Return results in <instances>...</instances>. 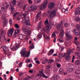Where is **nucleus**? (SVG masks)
Returning a JSON list of instances; mask_svg holds the SVG:
<instances>
[{
    "instance_id": "27",
    "label": "nucleus",
    "mask_w": 80,
    "mask_h": 80,
    "mask_svg": "<svg viewBox=\"0 0 80 80\" xmlns=\"http://www.w3.org/2000/svg\"><path fill=\"white\" fill-rule=\"evenodd\" d=\"M21 30V29L19 28L16 29V30L15 31V32L18 34L19 33Z\"/></svg>"
},
{
    "instance_id": "17",
    "label": "nucleus",
    "mask_w": 80,
    "mask_h": 80,
    "mask_svg": "<svg viewBox=\"0 0 80 80\" xmlns=\"http://www.w3.org/2000/svg\"><path fill=\"white\" fill-rule=\"evenodd\" d=\"M80 11V8L79 7H78L76 8L75 11V13L76 15H78V12Z\"/></svg>"
},
{
    "instance_id": "29",
    "label": "nucleus",
    "mask_w": 80,
    "mask_h": 80,
    "mask_svg": "<svg viewBox=\"0 0 80 80\" xmlns=\"http://www.w3.org/2000/svg\"><path fill=\"white\" fill-rule=\"evenodd\" d=\"M76 27L77 28L78 30L80 31V26L79 24H77L76 25Z\"/></svg>"
},
{
    "instance_id": "50",
    "label": "nucleus",
    "mask_w": 80,
    "mask_h": 80,
    "mask_svg": "<svg viewBox=\"0 0 80 80\" xmlns=\"http://www.w3.org/2000/svg\"><path fill=\"white\" fill-rule=\"evenodd\" d=\"M58 41L59 42H61V43H63L64 41L63 40H62V39H58Z\"/></svg>"
},
{
    "instance_id": "55",
    "label": "nucleus",
    "mask_w": 80,
    "mask_h": 80,
    "mask_svg": "<svg viewBox=\"0 0 80 80\" xmlns=\"http://www.w3.org/2000/svg\"><path fill=\"white\" fill-rule=\"evenodd\" d=\"M25 62L26 63H29L30 62V59H27L26 60Z\"/></svg>"
},
{
    "instance_id": "54",
    "label": "nucleus",
    "mask_w": 80,
    "mask_h": 80,
    "mask_svg": "<svg viewBox=\"0 0 80 80\" xmlns=\"http://www.w3.org/2000/svg\"><path fill=\"white\" fill-rule=\"evenodd\" d=\"M30 79H31V77L30 76H28V78H25V80H29Z\"/></svg>"
},
{
    "instance_id": "1",
    "label": "nucleus",
    "mask_w": 80,
    "mask_h": 80,
    "mask_svg": "<svg viewBox=\"0 0 80 80\" xmlns=\"http://www.w3.org/2000/svg\"><path fill=\"white\" fill-rule=\"evenodd\" d=\"M57 28L58 30H60V34L59 35L60 37L62 39L63 37V26L62 23H59L57 24Z\"/></svg>"
},
{
    "instance_id": "8",
    "label": "nucleus",
    "mask_w": 80,
    "mask_h": 80,
    "mask_svg": "<svg viewBox=\"0 0 80 80\" xmlns=\"http://www.w3.org/2000/svg\"><path fill=\"white\" fill-rule=\"evenodd\" d=\"M14 32V29L13 28H11L8 30L7 35L8 37H12Z\"/></svg>"
},
{
    "instance_id": "7",
    "label": "nucleus",
    "mask_w": 80,
    "mask_h": 80,
    "mask_svg": "<svg viewBox=\"0 0 80 80\" xmlns=\"http://www.w3.org/2000/svg\"><path fill=\"white\" fill-rule=\"evenodd\" d=\"M28 10H29L30 12H33V11H35L37 10V6L34 5H31L30 6H28L27 8Z\"/></svg>"
},
{
    "instance_id": "19",
    "label": "nucleus",
    "mask_w": 80,
    "mask_h": 80,
    "mask_svg": "<svg viewBox=\"0 0 80 80\" xmlns=\"http://www.w3.org/2000/svg\"><path fill=\"white\" fill-rule=\"evenodd\" d=\"M53 52H54V50L53 49H51L48 52V55L49 56L51 55H52L53 53Z\"/></svg>"
},
{
    "instance_id": "24",
    "label": "nucleus",
    "mask_w": 80,
    "mask_h": 80,
    "mask_svg": "<svg viewBox=\"0 0 80 80\" xmlns=\"http://www.w3.org/2000/svg\"><path fill=\"white\" fill-rule=\"evenodd\" d=\"M24 36H23V35H20L19 36V40H24Z\"/></svg>"
},
{
    "instance_id": "3",
    "label": "nucleus",
    "mask_w": 80,
    "mask_h": 80,
    "mask_svg": "<svg viewBox=\"0 0 80 80\" xmlns=\"http://www.w3.org/2000/svg\"><path fill=\"white\" fill-rule=\"evenodd\" d=\"M10 5L11 6V12L12 14L14 13L15 11V8L13 7V6H15L16 5V0H12V1L10 2Z\"/></svg>"
},
{
    "instance_id": "45",
    "label": "nucleus",
    "mask_w": 80,
    "mask_h": 80,
    "mask_svg": "<svg viewBox=\"0 0 80 80\" xmlns=\"http://www.w3.org/2000/svg\"><path fill=\"white\" fill-rule=\"evenodd\" d=\"M56 65L58 68H60L61 67V64H60L56 63Z\"/></svg>"
},
{
    "instance_id": "6",
    "label": "nucleus",
    "mask_w": 80,
    "mask_h": 80,
    "mask_svg": "<svg viewBox=\"0 0 80 80\" xmlns=\"http://www.w3.org/2000/svg\"><path fill=\"white\" fill-rule=\"evenodd\" d=\"M22 31L25 33L27 35V37H29L31 35V31L29 30V29L28 28H23L22 29Z\"/></svg>"
},
{
    "instance_id": "2",
    "label": "nucleus",
    "mask_w": 80,
    "mask_h": 80,
    "mask_svg": "<svg viewBox=\"0 0 80 80\" xmlns=\"http://www.w3.org/2000/svg\"><path fill=\"white\" fill-rule=\"evenodd\" d=\"M30 51H29V53L28 52L25 48H23L22 51L20 52V53H21V55L24 57H28L30 56Z\"/></svg>"
},
{
    "instance_id": "35",
    "label": "nucleus",
    "mask_w": 80,
    "mask_h": 80,
    "mask_svg": "<svg viewBox=\"0 0 80 80\" xmlns=\"http://www.w3.org/2000/svg\"><path fill=\"white\" fill-rule=\"evenodd\" d=\"M30 49L31 50V49H33L34 48V46H33V44L32 43L31 45L30 46Z\"/></svg>"
},
{
    "instance_id": "57",
    "label": "nucleus",
    "mask_w": 80,
    "mask_h": 80,
    "mask_svg": "<svg viewBox=\"0 0 80 80\" xmlns=\"http://www.w3.org/2000/svg\"><path fill=\"white\" fill-rule=\"evenodd\" d=\"M9 23L10 24H11V25H12V23H13V21L12 20V19H10L9 20Z\"/></svg>"
},
{
    "instance_id": "30",
    "label": "nucleus",
    "mask_w": 80,
    "mask_h": 80,
    "mask_svg": "<svg viewBox=\"0 0 80 80\" xmlns=\"http://www.w3.org/2000/svg\"><path fill=\"white\" fill-rule=\"evenodd\" d=\"M75 65H80V60H77L75 62Z\"/></svg>"
},
{
    "instance_id": "53",
    "label": "nucleus",
    "mask_w": 80,
    "mask_h": 80,
    "mask_svg": "<svg viewBox=\"0 0 80 80\" xmlns=\"http://www.w3.org/2000/svg\"><path fill=\"white\" fill-rule=\"evenodd\" d=\"M41 15H42V13H41V11H40L38 13L37 15L38 16V17H40V16H41Z\"/></svg>"
},
{
    "instance_id": "36",
    "label": "nucleus",
    "mask_w": 80,
    "mask_h": 80,
    "mask_svg": "<svg viewBox=\"0 0 80 80\" xmlns=\"http://www.w3.org/2000/svg\"><path fill=\"white\" fill-rule=\"evenodd\" d=\"M14 27L15 28H20V26L18 25V24H14Z\"/></svg>"
},
{
    "instance_id": "56",
    "label": "nucleus",
    "mask_w": 80,
    "mask_h": 80,
    "mask_svg": "<svg viewBox=\"0 0 80 80\" xmlns=\"http://www.w3.org/2000/svg\"><path fill=\"white\" fill-rule=\"evenodd\" d=\"M18 34L17 33L14 32V33L13 36L14 37H17V36Z\"/></svg>"
},
{
    "instance_id": "60",
    "label": "nucleus",
    "mask_w": 80,
    "mask_h": 80,
    "mask_svg": "<svg viewBox=\"0 0 80 80\" xmlns=\"http://www.w3.org/2000/svg\"><path fill=\"white\" fill-rule=\"evenodd\" d=\"M63 49H64V48H63V47H60V50H61V51H62V50H63Z\"/></svg>"
},
{
    "instance_id": "20",
    "label": "nucleus",
    "mask_w": 80,
    "mask_h": 80,
    "mask_svg": "<svg viewBox=\"0 0 80 80\" xmlns=\"http://www.w3.org/2000/svg\"><path fill=\"white\" fill-rule=\"evenodd\" d=\"M73 68H69V67H68L67 68V71L68 73L72 72V71H73Z\"/></svg>"
},
{
    "instance_id": "46",
    "label": "nucleus",
    "mask_w": 80,
    "mask_h": 80,
    "mask_svg": "<svg viewBox=\"0 0 80 80\" xmlns=\"http://www.w3.org/2000/svg\"><path fill=\"white\" fill-rule=\"evenodd\" d=\"M76 21L77 22H80V18H76Z\"/></svg>"
},
{
    "instance_id": "18",
    "label": "nucleus",
    "mask_w": 80,
    "mask_h": 80,
    "mask_svg": "<svg viewBox=\"0 0 80 80\" xmlns=\"http://www.w3.org/2000/svg\"><path fill=\"white\" fill-rule=\"evenodd\" d=\"M59 78H60L58 76H55L54 77H52L51 78L52 80H58Z\"/></svg>"
},
{
    "instance_id": "34",
    "label": "nucleus",
    "mask_w": 80,
    "mask_h": 80,
    "mask_svg": "<svg viewBox=\"0 0 80 80\" xmlns=\"http://www.w3.org/2000/svg\"><path fill=\"white\" fill-rule=\"evenodd\" d=\"M66 53L68 55H70L71 54V50L70 49H68Z\"/></svg>"
},
{
    "instance_id": "22",
    "label": "nucleus",
    "mask_w": 80,
    "mask_h": 80,
    "mask_svg": "<svg viewBox=\"0 0 80 80\" xmlns=\"http://www.w3.org/2000/svg\"><path fill=\"white\" fill-rule=\"evenodd\" d=\"M42 33H40L38 34L37 38H38V39H41L42 38Z\"/></svg>"
},
{
    "instance_id": "47",
    "label": "nucleus",
    "mask_w": 80,
    "mask_h": 80,
    "mask_svg": "<svg viewBox=\"0 0 80 80\" xmlns=\"http://www.w3.org/2000/svg\"><path fill=\"white\" fill-rule=\"evenodd\" d=\"M22 5H23V4L22 3H21V2H18V6H19V7H22Z\"/></svg>"
},
{
    "instance_id": "39",
    "label": "nucleus",
    "mask_w": 80,
    "mask_h": 80,
    "mask_svg": "<svg viewBox=\"0 0 80 80\" xmlns=\"http://www.w3.org/2000/svg\"><path fill=\"white\" fill-rule=\"evenodd\" d=\"M75 73L76 74H79V73H80V70L79 69L76 70L75 71Z\"/></svg>"
},
{
    "instance_id": "58",
    "label": "nucleus",
    "mask_w": 80,
    "mask_h": 80,
    "mask_svg": "<svg viewBox=\"0 0 80 80\" xmlns=\"http://www.w3.org/2000/svg\"><path fill=\"white\" fill-rule=\"evenodd\" d=\"M28 2L29 4H32V0H28Z\"/></svg>"
},
{
    "instance_id": "5",
    "label": "nucleus",
    "mask_w": 80,
    "mask_h": 80,
    "mask_svg": "<svg viewBox=\"0 0 80 80\" xmlns=\"http://www.w3.org/2000/svg\"><path fill=\"white\" fill-rule=\"evenodd\" d=\"M3 50L5 54L7 55L8 56L11 55V52L9 51V49L8 47L5 46H4L3 47Z\"/></svg>"
},
{
    "instance_id": "43",
    "label": "nucleus",
    "mask_w": 80,
    "mask_h": 80,
    "mask_svg": "<svg viewBox=\"0 0 80 80\" xmlns=\"http://www.w3.org/2000/svg\"><path fill=\"white\" fill-rule=\"evenodd\" d=\"M68 26H69V24H68V23H66L64 24V26L65 28H67V27H68Z\"/></svg>"
},
{
    "instance_id": "38",
    "label": "nucleus",
    "mask_w": 80,
    "mask_h": 80,
    "mask_svg": "<svg viewBox=\"0 0 80 80\" xmlns=\"http://www.w3.org/2000/svg\"><path fill=\"white\" fill-rule=\"evenodd\" d=\"M56 37V33L55 32H54L52 35V38H55Z\"/></svg>"
},
{
    "instance_id": "10",
    "label": "nucleus",
    "mask_w": 80,
    "mask_h": 80,
    "mask_svg": "<svg viewBox=\"0 0 80 80\" xmlns=\"http://www.w3.org/2000/svg\"><path fill=\"white\" fill-rule=\"evenodd\" d=\"M20 45V44H17L16 43L14 45V46L12 48H11V50L12 51H15V50H17L19 48V46Z\"/></svg>"
},
{
    "instance_id": "14",
    "label": "nucleus",
    "mask_w": 80,
    "mask_h": 80,
    "mask_svg": "<svg viewBox=\"0 0 80 80\" xmlns=\"http://www.w3.org/2000/svg\"><path fill=\"white\" fill-rule=\"evenodd\" d=\"M1 36L2 37V36H3V38H5V36H6V32L5 31H4L3 30H1Z\"/></svg>"
},
{
    "instance_id": "32",
    "label": "nucleus",
    "mask_w": 80,
    "mask_h": 80,
    "mask_svg": "<svg viewBox=\"0 0 80 80\" xmlns=\"http://www.w3.org/2000/svg\"><path fill=\"white\" fill-rule=\"evenodd\" d=\"M19 13V12H16V13H14L13 15V19H15V17H16V16H17L18 14Z\"/></svg>"
},
{
    "instance_id": "26",
    "label": "nucleus",
    "mask_w": 80,
    "mask_h": 80,
    "mask_svg": "<svg viewBox=\"0 0 80 80\" xmlns=\"http://www.w3.org/2000/svg\"><path fill=\"white\" fill-rule=\"evenodd\" d=\"M23 37H24V39L23 40H27L28 39V38L30 37L29 36V37L27 36V34H26V36L25 35H23Z\"/></svg>"
},
{
    "instance_id": "9",
    "label": "nucleus",
    "mask_w": 80,
    "mask_h": 80,
    "mask_svg": "<svg viewBox=\"0 0 80 80\" xmlns=\"http://www.w3.org/2000/svg\"><path fill=\"white\" fill-rule=\"evenodd\" d=\"M48 4V0H46L44 2L43 4H41L40 7V10H43V9H45L46 8L47 5Z\"/></svg>"
},
{
    "instance_id": "48",
    "label": "nucleus",
    "mask_w": 80,
    "mask_h": 80,
    "mask_svg": "<svg viewBox=\"0 0 80 80\" xmlns=\"http://www.w3.org/2000/svg\"><path fill=\"white\" fill-rule=\"evenodd\" d=\"M27 4L23 6L22 9L23 10H25V9L26 8V7H27Z\"/></svg>"
},
{
    "instance_id": "21",
    "label": "nucleus",
    "mask_w": 80,
    "mask_h": 80,
    "mask_svg": "<svg viewBox=\"0 0 80 80\" xmlns=\"http://www.w3.org/2000/svg\"><path fill=\"white\" fill-rule=\"evenodd\" d=\"M64 72V70L62 68H60L59 69V73L60 75H62L63 73V72Z\"/></svg>"
},
{
    "instance_id": "25",
    "label": "nucleus",
    "mask_w": 80,
    "mask_h": 80,
    "mask_svg": "<svg viewBox=\"0 0 80 80\" xmlns=\"http://www.w3.org/2000/svg\"><path fill=\"white\" fill-rule=\"evenodd\" d=\"M62 12H65L66 13H68V8H66V9H62Z\"/></svg>"
},
{
    "instance_id": "40",
    "label": "nucleus",
    "mask_w": 80,
    "mask_h": 80,
    "mask_svg": "<svg viewBox=\"0 0 80 80\" xmlns=\"http://www.w3.org/2000/svg\"><path fill=\"white\" fill-rule=\"evenodd\" d=\"M47 62V59H44L42 63V64H45Z\"/></svg>"
},
{
    "instance_id": "51",
    "label": "nucleus",
    "mask_w": 80,
    "mask_h": 80,
    "mask_svg": "<svg viewBox=\"0 0 80 80\" xmlns=\"http://www.w3.org/2000/svg\"><path fill=\"white\" fill-rule=\"evenodd\" d=\"M26 22H27V21L25 19L23 20H22L21 22V23H26Z\"/></svg>"
},
{
    "instance_id": "42",
    "label": "nucleus",
    "mask_w": 80,
    "mask_h": 80,
    "mask_svg": "<svg viewBox=\"0 0 80 80\" xmlns=\"http://www.w3.org/2000/svg\"><path fill=\"white\" fill-rule=\"evenodd\" d=\"M48 23V19L47 18L46 20L44 22L45 25H47Z\"/></svg>"
},
{
    "instance_id": "59",
    "label": "nucleus",
    "mask_w": 80,
    "mask_h": 80,
    "mask_svg": "<svg viewBox=\"0 0 80 80\" xmlns=\"http://www.w3.org/2000/svg\"><path fill=\"white\" fill-rule=\"evenodd\" d=\"M24 14L26 15V16H27V15H28V11H26L25 12V13Z\"/></svg>"
},
{
    "instance_id": "31",
    "label": "nucleus",
    "mask_w": 80,
    "mask_h": 80,
    "mask_svg": "<svg viewBox=\"0 0 80 80\" xmlns=\"http://www.w3.org/2000/svg\"><path fill=\"white\" fill-rule=\"evenodd\" d=\"M26 17V16L25 15V14H22L21 15V18H25V17Z\"/></svg>"
},
{
    "instance_id": "64",
    "label": "nucleus",
    "mask_w": 80,
    "mask_h": 80,
    "mask_svg": "<svg viewBox=\"0 0 80 80\" xmlns=\"http://www.w3.org/2000/svg\"><path fill=\"white\" fill-rule=\"evenodd\" d=\"M19 65L20 66V67H22V62H20V63L19 64Z\"/></svg>"
},
{
    "instance_id": "4",
    "label": "nucleus",
    "mask_w": 80,
    "mask_h": 80,
    "mask_svg": "<svg viewBox=\"0 0 80 80\" xmlns=\"http://www.w3.org/2000/svg\"><path fill=\"white\" fill-rule=\"evenodd\" d=\"M57 11L55 10H53L52 11L49 10L48 11V13L49 14V16L51 18H53L56 16V13Z\"/></svg>"
},
{
    "instance_id": "62",
    "label": "nucleus",
    "mask_w": 80,
    "mask_h": 80,
    "mask_svg": "<svg viewBox=\"0 0 80 80\" xmlns=\"http://www.w3.org/2000/svg\"><path fill=\"white\" fill-rule=\"evenodd\" d=\"M23 72H21L19 73V76H22V75H23Z\"/></svg>"
},
{
    "instance_id": "15",
    "label": "nucleus",
    "mask_w": 80,
    "mask_h": 80,
    "mask_svg": "<svg viewBox=\"0 0 80 80\" xmlns=\"http://www.w3.org/2000/svg\"><path fill=\"white\" fill-rule=\"evenodd\" d=\"M66 36L67 38H68L69 40H70V39H72L73 38L72 36L68 33H66Z\"/></svg>"
},
{
    "instance_id": "61",
    "label": "nucleus",
    "mask_w": 80,
    "mask_h": 80,
    "mask_svg": "<svg viewBox=\"0 0 80 80\" xmlns=\"http://www.w3.org/2000/svg\"><path fill=\"white\" fill-rule=\"evenodd\" d=\"M41 0H36V2L37 3H39V2H41Z\"/></svg>"
},
{
    "instance_id": "16",
    "label": "nucleus",
    "mask_w": 80,
    "mask_h": 80,
    "mask_svg": "<svg viewBox=\"0 0 80 80\" xmlns=\"http://www.w3.org/2000/svg\"><path fill=\"white\" fill-rule=\"evenodd\" d=\"M66 55H67V53L65 54L59 53L58 54V57L61 58L63 57H65Z\"/></svg>"
},
{
    "instance_id": "13",
    "label": "nucleus",
    "mask_w": 80,
    "mask_h": 80,
    "mask_svg": "<svg viewBox=\"0 0 80 80\" xmlns=\"http://www.w3.org/2000/svg\"><path fill=\"white\" fill-rule=\"evenodd\" d=\"M52 29V25L51 24H48L46 26V31L47 33L50 32V30Z\"/></svg>"
},
{
    "instance_id": "11",
    "label": "nucleus",
    "mask_w": 80,
    "mask_h": 80,
    "mask_svg": "<svg viewBox=\"0 0 80 80\" xmlns=\"http://www.w3.org/2000/svg\"><path fill=\"white\" fill-rule=\"evenodd\" d=\"M55 7V4L53 2L49 3L48 5V8L49 9H53Z\"/></svg>"
},
{
    "instance_id": "41",
    "label": "nucleus",
    "mask_w": 80,
    "mask_h": 80,
    "mask_svg": "<svg viewBox=\"0 0 80 80\" xmlns=\"http://www.w3.org/2000/svg\"><path fill=\"white\" fill-rule=\"evenodd\" d=\"M24 19H25V20H26V21H29V20H30V18L28 17L27 16H26L25 18H24Z\"/></svg>"
},
{
    "instance_id": "23",
    "label": "nucleus",
    "mask_w": 80,
    "mask_h": 80,
    "mask_svg": "<svg viewBox=\"0 0 80 80\" xmlns=\"http://www.w3.org/2000/svg\"><path fill=\"white\" fill-rule=\"evenodd\" d=\"M43 37L45 39H48V40H50V36H47V34H44L43 35Z\"/></svg>"
},
{
    "instance_id": "28",
    "label": "nucleus",
    "mask_w": 80,
    "mask_h": 80,
    "mask_svg": "<svg viewBox=\"0 0 80 80\" xmlns=\"http://www.w3.org/2000/svg\"><path fill=\"white\" fill-rule=\"evenodd\" d=\"M26 25L28 26H30V25H31V24H30V22L29 21H26Z\"/></svg>"
},
{
    "instance_id": "12",
    "label": "nucleus",
    "mask_w": 80,
    "mask_h": 80,
    "mask_svg": "<svg viewBox=\"0 0 80 80\" xmlns=\"http://www.w3.org/2000/svg\"><path fill=\"white\" fill-rule=\"evenodd\" d=\"M38 76H40V77H42V76L44 78H48V77L46 76L45 75L43 74V71L42 70H39V73L37 75Z\"/></svg>"
},
{
    "instance_id": "37",
    "label": "nucleus",
    "mask_w": 80,
    "mask_h": 80,
    "mask_svg": "<svg viewBox=\"0 0 80 80\" xmlns=\"http://www.w3.org/2000/svg\"><path fill=\"white\" fill-rule=\"evenodd\" d=\"M42 21H41L39 23V25L38 26V28H40L42 26Z\"/></svg>"
},
{
    "instance_id": "44",
    "label": "nucleus",
    "mask_w": 80,
    "mask_h": 80,
    "mask_svg": "<svg viewBox=\"0 0 80 80\" xmlns=\"http://www.w3.org/2000/svg\"><path fill=\"white\" fill-rule=\"evenodd\" d=\"M74 33L75 34L76 36H78V32L76 31V30H75L74 31Z\"/></svg>"
},
{
    "instance_id": "52",
    "label": "nucleus",
    "mask_w": 80,
    "mask_h": 80,
    "mask_svg": "<svg viewBox=\"0 0 80 80\" xmlns=\"http://www.w3.org/2000/svg\"><path fill=\"white\" fill-rule=\"evenodd\" d=\"M51 68V66L50 65H48L46 66V68L47 69H50Z\"/></svg>"
},
{
    "instance_id": "63",
    "label": "nucleus",
    "mask_w": 80,
    "mask_h": 80,
    "mask_svg": "<svg viewBox=\"0 0 80 80\" xmlns=\"http://www.w3.org/2000/svg\"><path fill=\"white\" fill-rule=\"evenodd\" d=\"M28 67L29 68H31L32 67V64H29L28 65Z\"/></svg>"
},
{
    "instance_id": "49",
    "label": "nucleus",
    "mask_w": 80,
    "mask_h": 80,
    "mask_svg": "<svg viewBox=\"0 0 80 80\" xmlns=\"http://www.w3.org/2000/svg\"><path fill=\"white\" fill-rule=\"evenodd\" d=\"M53 62H54V60L53 59H51L49 61V62L50 63H53Z\"/></svg>"
},
{
    "instance_id": "33",
    "label": "nucleus",
    "mask_w": 80,
    "mask_h": 80,
    "mask_svg": "<svg viewBox=\"0 0 80 80\" xmlns=\"http://www.w3.org/2000/svg\"><path fill=\"white\" fill-rule=\"evenodd\" d=\"M70 57L69 55H67H67L66 56L65 58L66 60H68L69 59H70Z\"/></svg>"
}]
</instances>
